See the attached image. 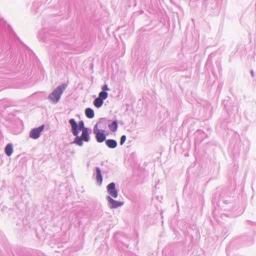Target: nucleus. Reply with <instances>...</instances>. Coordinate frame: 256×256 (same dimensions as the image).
<instances>
[{
    "label": "nucleus",
    "mask_w": 256,
    "mask_h": 256,
    "mask_svg": "<svg viewBox=\"0 0 256 256\" xmlns=\"http://www.w3.org/2000/svg\"><path fill=\"white\" fill-rule=\"evenodd\" d=\"M85 112H86V116L88 118H94V112L92 109H91L90 108H88L86 110Z\"/></svg>",
    "instance_id": "nucleus-9"
},
{
    "label": "nucleus",
    "mask_w": 256,
    "mask_h": 256,
    "mask_svg": "<svg viewBox=\"0 0 256 256\" xmlns=\"http://www.w3.org/2000/svg\"><path fill=\"white\" fill-rule=\"evenodd\" d=\"M107 190L112 197L114 198L118 197V192L116 189V186L114 182H111L107 186Z\"/></svg>",
    "instance_id": "nucleus-4"
},
{
    "label": "nucleus",
    "mask_w": 256,
    "mask_h": 256,
    "mask_svg": "<svg viewBox=\"0 0 256 256\" xmlns=\"http://www.w3.org/2000/svg\"><path fill=\"white\" fill-rule=\"evenodd\" d=\"M69 122L72 126V132L76 136L74 142L79 146H82V141L88 140V128H84L83 121L80 122L78 124L74 119L72 118L70 120Z\"/></svg>",
    "instance_id": "nucleus-1"
},
{
    "label": "nucleus",
    "mask_w": 256,
    "mask_h": 256,
    "mask_svg": "<svg viewBox=\"0 0 256 256\" xmlns=\"http://www.w3.org/2000/svg\"><path fill=\"white\" fill-rule=\"evenodd\" d=\"M108 200L110 208H116L123 205V202L113 200L111 197H108Z\"/></svg>",
    "instance_id": "nucleus-6"
},
{
    "label": "nucleus",
    "mask_w": 256,
    "mask_h": 256,
    "mask_svg": "<svg viewBox=\"0 0 256 256\" xmlns=\"http://www.w3.org/2000/svg\"><path fill=\"white\" fill-rule=\"evenodd\" d=\"M44 126L42 125L37 128L32 130L30 133V136L33 139H37L40 136L41 132L44 130Z\"/></svg>",
    "instance_id": "nucleus-3"
},
{
    "label": "nucleus",
    "mask_w": 256,
    "mask_h": 256,
    "mask_svg": "<svg viewBox=\"0 0 256 256\" xmlns=\"http://www.w3.org/2000/svg\"><path fill=\"white\" fill-rule=\"evenodd\" d=\"M67 85L66 84H63L57 88H56L54 92L49 96L50 98L54 102H57L62 94L64 90L66 88Z\"/></svg>",
    "instance_id": "nucleus-2"
},
{
    "label": "nucleus",
    "mask_w": 256,
    "mask_h": 256,
    "mask_svg": "<svg viewBox=\"0 0 256 256\" xmlns=\"http://www.w3.org/2000/svg\"><path fill=\"white\" fill-rule=\"evenodd\" d=\"M106 136L104 134L101 132H97V141L101 142L106 140Z\"/></svg>",
    "instance_id": "nucleus-10"
},
{
    "label": "nucleus",
    "mask_w": 256,
    "mask_h": 256,
    "mask_svg": "<svg viewBox=\"0 0 256 256\" xmlns=\"http://www.w3.org/2000/svg\"><path fill=\"white\" fill-rule=\"evenodd\" d=\"M102 90H109V88H108V86L106 85H104L103 87H102Z\"/></svg>",
    "instance_id": "nucleus-14"
},
{
    "label": "nucleus",
    "mask_w": 256,
    "mask_h": 256,
    "mask_svg": "<svg viewBox=\"0 0 256 256\" xmlns=\"http://www.w3.org/2000/svg\"><path fill=\"white\" fill-rule=\"evenodd\" d=\"M126 140V136L124 135V136H122V137L120 138V144L121 145H122L125 142Z\"/></svg>",
    "instance_id": "nucleus-13"
},
{
    "label": "nucleus",
    "mask_w": 256,
    "mask_h": 256,
    "mask_svg": "<svg viewBox=\"0 0 256 256\" xmlns=\"http://www.w3.org/2000/svg\"><path fill=\"white\" fill-rule=\"evenodd\" d=\"M93 104H94L95 106H96V99H95V100H94Z\"/></svg>",
    "instance_id": "nucleus-15"
},
{
    "label": "nucleus",
    "mask_w": 256,
    "mask_h": 256,
    "mask_svg": "<svg viewBox=\"0 0 256 256\" xmlns=\"http://www.w3.org/2000/svg\"><path fill=\"white\" fill-rule=\"evenodd\" d=\"M108 127L112 132H116L118 128L117 122L114 121L111 124H109Z\"/></svg>",
    "instance_id": "nucleus-11"
},
{
    "label": "nucleus",
    "mask_w": 256,
    "mask_h": 256,
    "mask_svg": "<svg viewBox=\"0 0 256 256\" xmlns=\"http://www.w3.org/2000/svg\"><path fill=\"white\" fill-rule=\"evenodd\" d=\"M13 152L12 146L10 144H8L5 148V152L7 156H10Z\"/></svg>",
    "instance_id": "nucleus-8"
},
{
    "label": "nucleus",
    "mask_w": 256,
    "mask_h": 256,
    "mask_svg": "<svg viewBox=\"0 0 256 256\" xmlns=\"http://www.w3.org/2000/svg\"><path fill=\"white\" fill-rule=\"evenodd\" d=\"M106 144L110 148H115L117 146V142L114 140H108L106 141Z\"/></svg>",
    "instance_id": "nucleus-7"
},
{
    "label": "nucleus",
    "mask_w": 256,
    "mask_h": 256,
    "mask_svg": "<svg viewBox=\"0 0 256 256\" xmlns=\"http://www.w3.org/2000/svg\"><path fill=\"white\" fill-rule=\"evenodd\" d=\"M108 95V93L104 91L101 92L99 94V96L97 98V108H100L102 106L103 100L107 98Z\"/></svg>",
    "instance_id": "nucleus-5"
},
{
    "label": "nucleus",
    "mask_w": 256,
    "mask_h": 256,
    "mask_svg": "<svg viewBox=\"0 0 256 256\" xmlns=\"http://www.w3.org/2000/svg\"><path fill=\"white\" fill-rule=\"evenodd\" d=\"M96 128V125L94 126V132H95V129Z\"/></svg>",
    "instance_id": "nucleus-16"
},
{
    "label": "nucleus",
    "mask_w": 256,
    "mask_h": 256,
    "mask_svg": "<svg viewBox=\"0 0 256 256\" xmlns=\"http://www.w3.org/2000/svg\"><path fill=\"white\" fill-rule=\"evenodd\" d=\"M102 181V178L100 174V171L98 168H97V182L101 184Z\"/></svg>",
    "instance_id": "nucleus-12"
}]
</instances>
